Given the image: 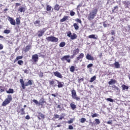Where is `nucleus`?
Masks as SVG:
<instances>
[{"label": "nucleus", "mask_w": 130, "mask_h": 130, "mask_svg": "<svg viewBox=\"0 0 130 130\" xmlns=\"http://www.w3.org/2000/svg\"><path fill=\"white\" fill-rule=\"evenodd\" d=\"M81 82H84V78L78 79V83L80 84Z\"/></svg>", "instance_id": "nucleus-49"}, {"label": "nucleus", "mask_w": 130, "mask_h": 130, "mask_svg": "<svg viewBox=\"0 0 130 130\" xmlns=\"http://www.w3.org/2000/svg\"><path fill=\"white\" fill-rule=\"evenodd\" d=\"M109 85H114V84H116V81L115 79H111L110 81L108 82Z\"/></svg>", "instance_id": "nucleus-20"}, {"label": "nucleus", "mask_w": 130, "mask_h": 130, "mask_svg": "<svg viewBox=\"0 0 130 130\" xmlns=\"http://www.w3.org/2000/svg\"><path fill=\"white\" fill-rule=\"evenodd\" d=\"M86 59L88 60H94V57L89 54H87Z\"/></svg>", "instance_id": "nucleus-17"}, {"label": "nucleus", "mask_w": 130, "mask_h": 130, "mask_svg": "<svg viewBox=\"0 0 130 130\" xmlns=\"http://www.w3.org/2000/svg\"><path fill=\"white\" fill-rule=\"evenodd\" d=\"M91 67H93V64L90 63L88 65H87V69H89V68H91Z\"/></svg>", "instance_id": "nucleus-54"}, {"label": "nucleus", "mask_w": 130, "mask_h": 130, "mask_svg": "<svg viewBox=\"0 0 130 130\" xmlns=\"http://www.w3.org/2000/svg\"><path fill=\"white\" fill-rule=\"evenodd\" d=\"M37 117L38 118V120H41V118L43 119H44V118H45V115H44V114H43L41 113H39V114L37 116Z\"/></svg>", "instance_id": "nucleus-10"}, {"label": "nucleus", "mask_w": 130, "mask_h": 130, "mask_svg": "<svg viewBox=\"0 0 130 130\" xmlns=\"http://www.w3.org/2000/svg\"><path fill=\"white\" fill-rule=\"evenodd\" d=\"M7 11H9V9L8 8H6V9H4L3 12L4 13H7Z\"/></svg>", "instance_id": "nucleus-61"}, {"label": "nucleus", "mask_w": 130, "mask_h": 130, "mask_svg": "<svg viewBox=\"0 0 130 130\" xmlns=\"http://www.w3.org/2000/svg\"><path fill=\"white\" fill-rule=\"evenodd\" d=\"M69 20V16H64L60 20V22L62 23V22H64L65 21H68Z\"/></svg>", "instance_id": "nucleus-18"}, {"label": "nucleus", "mask_w": 130, "mask_h": 130, "mask_svg": "<svg viewBox=\"0 0 130 130\" xmlns=\"http://www.w3.org/2000/svg\"><path fill=\"white\" fill-rule=\"evenodd\" d=\"M53 74L55 77H57V78H59L60 79H62V75H61V74L58 72V71L53 72Z\"/></svg>", "instance_id": "nucleus-9"}, {"label": "nucleus", "mask_w": 130, "mask_h": 130, "mask_svg": "<svg viewBox=\"0 0 130 130\" xmlns=\"http://www.w3.org/2000/svg\"><path fill=\"white\" fill-rule=\"evenodd\" d=\"M45 33V31L43 30H39L38 32V37L40 38V37H42L43 36V35Z\"/></svg>", "instance_id": "nucleus-12"}, {"label": "nucleus", "mask_w": 130, "mask_h": 130, "mask_svg": "<svg viewBox=\"0 0 130 130\" xmlns=\"http://www.w3.org/2000/svg\"><path fill=\"white\" fill-rule=\"evenodd\" d=\"M46 39L49 42H57L58 41V38L54 36L48 37L46 38Z\"/></svg>", "instance_id": "nucleus-5"}, {"label": "nucleus", "mask_w": 130, "mask_h": 130, "mask_svg": "<svg viewBox=\"0 0 130 130\" xmlns=\"http://www.w3.org/2000/svg\"><path fill=\"white\" fill-rule=\"evenodd\" d=\"M106 100H107V101H109V102H113V100L111 98L106 99Z\"/></svg>", "instance_id": "nucleus-46"}, {"label": "nucleus", "mask_w": 130, "mask_h": 130, "mask_svg": "<svg viewBox=\"0 0 130 130\" xmlns=\"http://www.w3.org/2000/svg\"><path fill=\"white\" fill-rule=\"evenodd\" d=\"M64 46H66V42H62L59 44L60 47H64Z\"/></svg>", "instance_id": "nucleus-34"}, {"label": "nucleus", "mask_w": 130, "mask_h": 130, "mask_svg": "<svg viewBox=\"0 0 130 130\" xmlns=\"http://www.w3.org/2000/svg\"><path fill=\"white\" fill-rule=\"evenodd\" d=\"M76 22H78L79 24H82V20L79 18H77L75 19Z\"/></svg>", "instance_id": "nucleus-41"}, {"label": "nucleus", "mask_w": 130, "mask_h": 130, "mask_svg": "<svg viewBox=\"0 0 130 130\" xmlns=\"http://www.w3.org/2000/svg\"><path fill=\"white\" fill-rule=\"evenodd\" d=\"M114 66L116 69H119V68H120V65L118 62H115L114 63Z\"/></svg>", "instance_id": "nucleus-29"}, {"label": "nucleus", "mask_w": 130, "mask_h": 130, "mask_svg": "<svg viewBox=\"0 0 130 130\" xmlns=\"http://www.w3.org/2000/svg\"><path fill=\"white\" fill-rule=\"evenodd\" d=\"M75 69L76 68H75V66H72L70 68V71L71 72V73H74V72H75Z\"/></svg>", "instance_id": "nucleus-30"}, {"label": "nucleus", "mask_w": 130, "mask_h": 130, "mask_svg": "<svg viewBox=\"0 0 130 130\" xmlns=\"http://www.w3.org/2000/svg\"><path fill=\"white\" fill-rule=\"evenodd\" d=\"M116 9H118V6H115V7H114V9H113L112 12L114 13V11H115V10H116Z\"/></svg>", "instance_id": "nucleus-56"}, {"label": "nucleus", "mask_w": 130, "mask_h": 130, "mask_svg": "<svg viewBox=\"0 0 130 130\" xmlns=\"http://www.w3.org/2000/svg\"><path fill=\"white\" fill-rule=\"evenodd\" d=\"M46 10L48 12H49V11H51V6H50L49 5H47V7H46Z\"/></svg>", "instance_id": "nucleus-39"}, {"label": "nucleus", "mask_w": 130, "mask_h": 130, "mask_svg": "<svg viewBox=\"0 0 130 130\" xmlns=\"http://www.w3.org/2000/svg\"><path fill=\"white\" fill-rule=\"evenodd\" d=\"M95 124H100V121L99 120V119H95Z\"/></svg>", "instance_id": "nucleus-43"}, {"label": "nucleus", "mask_w": 130, "mask_h": 130, "mask_svg": "<svg viewBox=\"0 0 130 130\" xmlns=\"http://www.w3.org/2000/svg\"><path fill=\"white\" fill-rule=\"evenodd\" d=\"M108 124H112V120L109 121L107 122Z\"/></svg>", "instance_id": "nucleus-60"}, {"label": "nucleus", "mask_w": 130, "mask_h": 130, "mask_svg": "<svg viewBox=\"0 0 130 130\" xmlns=\"http://www.w3.org/2000/svg\"><path fill=\"white\" fill-rule=\"evenodd\" d=\"M39 76L40 77L42 78V77H43V72H40L39 74Z\"/></svg>", "instance_id": "nucleus-51"}, {"label": "nucleus", "mask_w": 130, "mask_h": 130, "mask_svg": "<svg viewBox=\"0 0 130 130\" xmlns=\"http://www.w3.org/2000/svg\"><path fill=\"white\" fill-rule=\"evenodd\" d=\"M15 6H16V7H19V6H21V4L20 3H16Z\"/></svg>", "instance_id": "nucleus-62"}, {"label": "nucleus", "mask_w": 130, "mask_h": 130, "mask_svg": "<svg viewBox=\"0 0 130 130\" xmlns=\"http://www.w3.org/2000/svg\"><path fill=\"white\" fill-rule=\"evenodd\" d=\"M67 36L68 37H70L71 38V36H72V32L71 31H69L68 32H67Z\"/></svg>", "instance_id": "nucleus-42"}, {"label": "nucleus", "mask_w": 130, "mask_h": 130, "mask_svg": "<svg viewBox=\"0 0 130 130\" xmlns=\"http://www.w3.org/2000/svg\"><path fill=\"white\" fill-rule=\"evenodd\" d=\"M49 82L50 86H53V87H56L57 86L54 80H50Z\"/></svg>", "instance_id": "nucleus-16"}, {"label": "nucleus", "mask_w": 130, "mask_h": 130, "mask_svg": "<svg viewBox=\"0 0 130 130\" xmlns=\"http://www.w3.org/2000/svg\"><path fill=\"white\" fill-rule=\"evenodd\" d=\"M75 55H74V54H73V55L70 56V58H74V57H75Z\"/></svg>", "instance_id": "nucleus-63"}, {"label": "nucleus", "mask_w": 130, "mask_h": 130, "mask_svg": "<svg viewBox=\"0 0 130 130\" xmlns=\"http://www.w3.org/2000/svg\"><path fill=\"white\" fill-rule=\"evenodd\" d=\"M3 88V86H0V89H1L0 92H1V93L3 92H5V88Z\"/></svg>", "instance_id": "nucleus-50"}, {"label": "nucleus", "mask_w": 130, "mask_h": 130, "mask_svg": "<svg viewBox=\"0 0 130 130\" xmlns=\"http://www.w3.org/2000/svg\"><path fill=\"white\" fill-rule=\"evenodd\" d=\"M8 94H13L14 93V89L12 88H9L8 90L6 91Z\"/></svg>", "instance_id": "nucleus-25"}, {"label": "nucleus", "mask_w": 130, "mask_h": 130, "mask_svg": "<svg viewBox=\"0 0 130 130\" xmlns=\"http://www.w3.org/2000/svg\"><path fill=\"white\" fill-rule=\"evenodd\" d=\"M70 15L73 16H75V12L71 11L70 12Z\"/></svg>", "instance_id": "nucleus-53"}, {"label": "nucleus", "mask_w": 130, "mask_h": 130, "mask_svg": "<svg viewBox=\"0 0 130 130\" xmlns=\"http://www.w3.org/2000/svg\"><path fill=\"white\" fill-rule=\"evenodd\" d=\"M32 102L35 103V104H38V105H39V102H38V101H37V100H33Z\"/></svg>", "instance_id": "nucleus-47"}, {"label": "nucleus", "mask_w": 130, "mask_h": 130, "mask_svg": "<svg viewBox=\"0 0 130 130\" xmlns=\"http://www.w3.org/2000/svg\"><path fill=\"white\" fill-rule=\"evenodd\" d=\"M111 35H114V34H115V31H114V30H111Z\"/></svg>", "instance_id": "nucleus-57"}, {"label": "nucleus", "mask_w": 130, "mask_h": 130, "mask_svg": "<svg viewBox=\"0 0 130 130\" xmlns=\"http://www.w3.org/2000/svg\"><path fill=\"white\" fill-rule=\"evenodd\" d=\"M17 112L18 113H20V112L21 115H24V114H25V108H22L20 109V110L18 109L17 110Z\"/></svg>", "instance_id": "nucleus-14"}, {"label": "nucleus", "mask_w": 130, "mask_h": 130, "mask_svg": "<svg viewBox=\"0 0 130 130\" xmlns=\"http://www.w3.org/2000/svg\"><path fill=\"white\" fill-rule=\"evenodd\" d=\"M8 21L10 22L11 25L15 26L16 25V21L15 19H13V18L9 16L8 17Z\"/></svg>", "instance_id": "nucleus-7"}, {"label": "nucleus", "mask_w": 130, "mask_h": 130, "mask_svg": "<svg viewBox=\"0 0 130 130\" xmlns=\"http://www.w3.org/2000/svg\"><path fill=\"white\" fill-rule=\"evenodd\" d=\"M69 129H74V127L72 125H69Z\"/></svg>", "instance_id": "nucleus-55"}, {"label": "nucleus", "mask_w": 130, "mask_h": 130, "mask_svg": "<svg viewBox=\"0 0 130 130\" xmlns=\"http://www.w3.org/2000/svg\"><path fill=\"white\" fill-rule=\"evenodd\" d=\"M99 115L98 114H97V113H94V114H92V115H91V117H92V118H94V117H98V116H99Z\"/></svg>", "instance_id": "nucleus-44"}, {"label": "nucleus", "mask_w": 130, "mask_h": 130, "mask_svg": "<svg viewBox=\"0 0 130 130\" xmlns=\"http://www.w3.org/2000/svg\"><path fill=\"white\" fill-rule=\"evenodd\" d=\"M73 122H74V119L72 118L68 121V123H69V124H71V123H73Z\"/></svg>", "instance_id": "nucleus-45"}, {"label": "nucleus", "mask_w": 130, "mask_h": 130, "mask_svg": "<svg viewBox=\"0 0 130 130\" xmlns=\"http://www.w3.org/2000/svg\"><path fill=\"white\" fill-rule=\"evenodd\" d=\"M70 57H71V56H70V55H64L62 58H61V60H62V61H64V60H66L67 62H69V63H70L71 62V59H70Z\"/></svg>", "instance_id": "nucleus-6"}, {"label": "nucleus", "mask_w": 130, "mask_h": 130, "mask_svg": "<svg viewBox=\"0 0 130 130\" xmlns=\"http://www.w3.org/2000/svg\"><path fill=\"white\" fill-rule=\"evenodd\" d=\"M25 74H28V70L27 69L25 70L24 71Z\"/></svg>", "instance_id": "nucleus-64"}, {"label": "nucleus", "mask_w": 130, "mask_h": 130, "mask_svg": "<svg viewBox=\"0 0 130 130\" xmlns=\"http://www.w3.org/2000/svg\"><path fill=\"white\" fill-rule=\"evenodd\" d=\"M60 8L59 7V5L56 4L54 7V9L55 11H59Z\"/></svg>", "instance_id": "nucleus-31"}, {"label": "nucleus", "mask_w": 130, "mask_h": 130, "mask_svg": "<svg viewBox=\"0 0 130 130\" xmlns=\"http://www.w3.org/2000/svg\"><path fill=\"white\" fill-rule=\"evenodd\" d=\"M71 94H72V98L73 99H75L77 101H80V100H81V99L80 98V97L77 95V92H76V90L75 89H73L71 91Z\"/></svg>", "instance_id": "nucleus-4"}, {"label": "nucleus", "mask_w": 130, "mask_h": 130, "mask_svg": "<svg viewBox=\"0 0 130 130\" xmlns=\"http://www.w3.org/2000/svg\"><path fill=\"white\" fill-rule=\"evenodd\" d=\"M106 23V21H104L103 23V26L104 27V28H106V27H109V26H110V24H106L105 23Z\"/></svg>", "instance_id": "nucleus-35"}, {"label": "nucleus", "mask_w": 130, "mask_h": 130, "mask_svg": "<svg viewBox=\"0 0 130 130\" xmlns=\"http://www.w3.org/2000/svg\"><path fill=\"white\" fill-rule=\"evenodd\" d=\"M18 12H20V13H24L25 12V9L23 7H21L18 9Z\"/></svg>", "instance_id": "nucleus-36"}, {"label": "nucleus", "mask_w": 130, "mask_h": 130, "mask_svg": "<svg viewBox=\"0 0 130 130\" xmlns=\"http://www.w3.org/2000/svg\"><path fill=\"white\" fill-rule=\"evenodd\" d=\"M18 64H19V66H22V64H24V61L22 60H19L17 62Z\"/></svg>", "instance_id": "nucleus-38"}, {"label": "nucleus", "mask_w": 130, "mask_h": 130, "mask_svg": "<svg viewBox=\"0 0 130 130\" xmlns=\"http://www.w3.org/2000/svg\"><path fill=\"white\" fill-rule=\"evenodd\" d=\"M86 121V118H82L80 119V122H81V123H84V122H85Z\"/></svg>", "instance_id": "nucleus-40"}, {"label": "nucleus", "mask_w": 130, "mask_h": 130, "mask_svg": "<svg viewBox=\"0 0 130 130\" xmlns=\"http://www.w3.org/2000/svg\"><path fill=\"white\" fill-rule=\"evenodd\" d=\"M31 59L35 62H37V61H38V59H39L38 55L37 54L33 55L31 57Z\"/></svg>", "instance_id": "nucleus-8"}, {"label": "nucleus", "mask_w": 130, "mask_h": 130, "mask_svg": "<svg viewBox=\"0 0 130 130\" xmlns=\"http://www.w3.org/2000/svg\"><path fill=\"white\" fill-rule=\"evenodd\" d=\"M70 38L71 40H75V39H77V38H78V36L77 35V34L73 33Z\"/></svg>", "instance_id": "nucleus-19"}, {"label": "nucleus", "mask_w": 130, "mask_h": 130, "mask_svg": "<svg viewBox=\"0 0 130 130\" xmlns=\"http://www.w3.org/2000/svg\"><path fill=\"white\" fill-rule=\"evenodd\" d=\"M70 107H71V109H72V110H75V109L77 108V106H76L74 103L70 104Z\"/></svg>", "instance_id": "nucleus-22"}, {"label": "nucleus", "mask_w": 130, "mask_h": 130, "mask_svg": "<svg viewBox=\"0 0 130 130\" xmlns=\"http://www.w3.org/2000/svg\"><path fill=\"white\" fill-rule=\"evenodd\" d=\"M30 48H31V46H30V45L26 46V47H25V49L24 50V51L25 52H27V51H29V50Z\"/></svg>", "instance_id": "nucleus-33"}, {"label": "nucleus", "mask_w": 130, "mask_h": 130, "mask_svg": "<svg viewBox=\"0 0 130 130\" xmlns=\"http://www.w3.org/2000/svg\"><path fill=\"white\" fill-rule=\"evenodd\" d=\"M19 82L21 85V87L23 90L26 89V87L28 86H32L33 85V83L32 82V80H29L27 82L25 83L24 82L23 79H20Z\"/></svg>", "instance_id": "nucleus-1"}, {"label": "nucleus", "mask_w": 130, "mask_h": 130, "mask_svg": "<svg viewBox=\"0 0 130 130\" xmlns=\"http://www.w3.org/2000/svg\"><path fill=\"white\" fill-rule=\"evenodd\" d=\"M54 118H55V119L59 118V115H58V114H54Z\"/></svg>", "instance_id": "nucleus-52"}, {"label": "nucleus", "mask_w": 130, "mask_h": 130, "mask_svg": "<svg viewBox=\"0 0 130 130\" xmlns=\"http://www.w3.org/2000/svg\"><path fill=\"white\" fill-rule=\"evenodd\" d=\"M4 48V46L3 45V44H0V50H2V49H3Z\"/></svg>", "instance_id": "nucleus-58"}, {"label": "nucleus", "mask_w": 130, "mask_h": 130, "mask_svg": "<svg viewBox=\"0 0 130 130\" xmlns=\"http://www.w3.org/2000/svg\"><path fill=\"white\" fill-rule=\"evenodd\" d=\"M22 58H23V56H18L16 57L17 60H19V59H22Z\"/></svg>", "instance_id": "nucleus-48"}, {"label": "nucleus", "mask_w": 130, "mask_h": 130, "mask_svg": "<svg viewBox=\"0 0 130 130\" xmlns=\"http://www.w3.org/2000/svg\"><path fill=\"white\" fill-rule=\"evenodd\" d=\"M13 100V98L12 95L9 94L7 95V98H6L5 101L3 102L2 106H7L8 104L11 103V102Z\"/></svg>", "instance_id": "nucleus-2"}, {"label": "nucleus", "mask_w": 130, "mask_h": 130, "mask_svg": "<svg viewBox=\"0 0 130 130\" xmlns=\"http://www.w3.org/2000/svg\"><path fill=\"white\" fill-rule=\"evenodd\" d=\"M21 17H17L16 18V25H20L21 24Z\"/></svg>", "instance_id": "nucleus-23"}, {"label": "nucleus", "mask_w": 130, "mask_h": 130, "mask_svg": "<svg viewBox=\"0 0 130 130\" xmlns=\"http://www.w3.org/2000/svg\"><path fill=\"white\" fill-rule=\"evenodd\" d=\"M25 119L27 120L30 119V116H29L28 115H26L25 117Z\"/></svg>", "instance_id": "nucleus-59"}, {"label": "nucleus", "mask_w": 130, "mask_h": 130, "mask_svg": "<svg viewBox=\"0 0 130 130\" xmlns=\"http://www.w3.org/2000/svg\"><path fill=\"white\" fill-rule=\"evenodd\" d=\"M79 52H80V49H79V48H77L74 50L73 51V54H74V55H77V54H78V53H79Z\"/></svg>", "instance_id": "nucleus-21"}, {"label": "nucleus", "mask_w": 130, "mask_h": 130, "mask_svg": "<svg viewBox=\"0 0 130 130\" xmlns=\"http://www.w3.org/2000/svg\"><path fill=\"white\" fill-rule=\"evenodd\" d=\"M84 57V53H82L80 54V55L77 57V60H80V61H82L83 60V58Z\"/></svg>", "instance_id": "nucleus-13"}, {"label": "nucleus", "mask_w": 130, "mask_h": 130, "mask_svg": "<svg viewBox=\"0 0 130 130\" xmlns=\"http://www.w3.org/2000/svg\"><path fill=\"white\" fill-rule=\"evenodd\" d=\"M97 13H98V10H97V9H95L92 10L89 14V16L88 17V20H93V19H94V18L96 17Z\"/></svg>", "instance_id": "nucleus-3"}, {"label": "nucleus", "mask_w": 130, "mask_h": 130, "mask_svg": "<svg viewBox=\"0 0 130 130\" xmlns=\"http://www.w3.org/2000/svg\"><path fill=\"white\" fill-rule=\"evenodd\" d=\"M4 33L5 34H10V33H11V30H10V29H5L4 31Z\"/></svg>", "instance_id": "nucleus-37"}, {"label": "nucleus", "mask_w": 130, "mask_h": 130, "mask_svg": "<svg viewBox=\"0 0 130 130\" xmlns=\"http://www.w3.org/2000/svg\"><path fill=\"white\" fill-rule=\"evenodd\" d=\"M95 80H96V76H94L92 77H91L90 78L89 82L90 83H93V82H94V81H95Z\"/></svg>", "instance_id": "nucleus-32"}, {"label": "nucleus", "mask_w": 130, "mask_h": 130, "mask_svg": "<svg viewBox=\"0 0 130 130\" xmlns=\"http://www.w3.org/2000/svg\"><path fill=\"white\" fill-rule=\"evenodd\" d=\"M35 25H37L38 27H40L41 26V24L40 23V20H37L34 22Z\"/></svg>", "instance_id": "nucleus-24"}, {"label": "nucleus", "mask_w": 130, "mask_h": 130, "mask_svg": "<svg viewBox=\"0 0 130 130\" xmlns=\"http://www.w3.org/2000/svg\"><path fill=\"white\" fill-rule=\"evenodd\" d=\"M73 26L76 30H79V25L77 23H74Z\"/></svg>", "instance_id": "nucleus-28"}, {"label": "nucleus", "mask_w": 130, "mask_h": 130, "mask_svg": "<svg viewBox=\"0 0 130 130\" xmlns=\"http://www.w3.org/2000/svg\"><path fill=\"white\" fill-rule=\"evenodd\" d=\"M56 82H57V87L58 88H62L63 87V85H64V83L59 82L58 80H56Z\"/></svg>", "instance_id": "nucleus-15"}, {"label": "nucleus", "mask_w": 130, "mask_h": 130, "mask_svg": "<svg viewBox=\"0 0 130 130\" xmlns=\"http://www.w3.org/2000/svg\"><path fill=\"white\" fill-rule=\"evenodd\" d=\"M45 103H46V101H45L44 98H41L39 102V105H41V106H43V105Z\"/></svg>", "instance_id": "nucleus-11"}, {"label": "nucleus", "mask_w": 130, "mask_h": 130, "mask_svg": "<svg viewBox=\"0 0 130 130\" xmlns=\"http://www.w3.org/2000/svg\"><path fill=\"white\" fill-rule=\"evenodd\" d=\"M89 38L93 39H97L98 38V36H95V35H90L88 36Z\"/></svg>", "instance_id": "nucleus-26"}, {"label": "nucleus", "mask_w": 130, "mask_h": 130, "mask_svg": "<svg viewBox=\"0 0 130 130\" xmlns=\"http://www.w3.org/2000/svg\"><path fill=\"white\" fill-rule=\"evenodd\" d=\"M121 87H122L123 90L128 89V86L125 85V84L122 85Z\"/></svg>", "instance_id": "nucleus-27"}]
</instances>
